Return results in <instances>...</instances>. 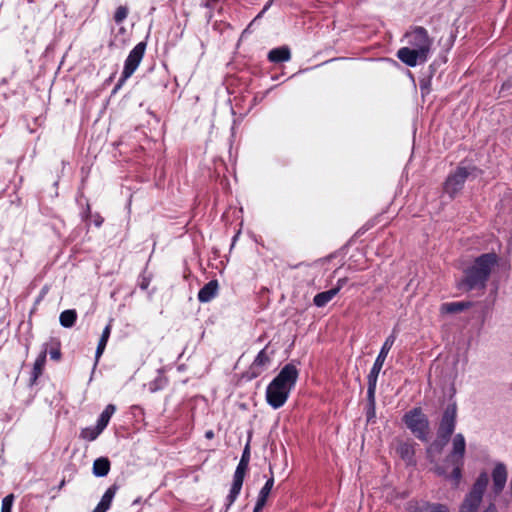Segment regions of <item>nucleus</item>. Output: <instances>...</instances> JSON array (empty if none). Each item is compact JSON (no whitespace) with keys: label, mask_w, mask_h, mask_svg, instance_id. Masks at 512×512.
<instances>
[{"label":"nucleus","mask_w":512,"mask_h":512,"mask_svg":"<svg viewBox=\"0 0 512 512\" xmlns=\"http://www.w3.org/2000/svg\"><path fill=\"white\" fill-rule=\"evenodd\" d=\"M457 405L455 402L450 403L443 412L439 428L438 437L445 443L448 442L453 434L456 426Z\"/></svg>","instance_id":"obj_9"},{"label":"nucleus","mask_w":512,"mask_h":512,"mask_svg":"<svg viewBox=\"0 0 512 512\" xmlns=\"http://www.w3.org/2000/svg\"><path fill=\"white\" fill-rule=\"evenodd\" d=\"M76 319L77 313L72 309L63 311L59 317L60 324L65 328L72 327L75 324Z\"/></svg>","instance_id":"obj_24"},{"label":"nucleus","mask_w":512,"mask_h":512,"mask_svg":"<svg viewBox=\"0 0 512 512\" xmlns=\"http://www.w3.org/2000/svg\"><path fill=\"white\" fill-rule=\"evenodd\" d=\"M115 410L116 407L113 404L107 405L104 411L101 413L97 421V425L104 430L107 427L110 418L114 414Z\"/></svg>","instance_id":"obj_25"},{"label":"nucleus","mask_w":512,"mask_h":512,"mask_svg":"<svg viewBox=\"0 0 512 512\" xmlns=\"http://www.w3.org/2000/svg\"><path fill=\"white\" fill-rule=\"evenodd\" d=\"M489 483V476L486 472H481L473 483L469 492L465 495L459 512H498L494 501L490 500L483 506V496Z\"/></svg>","instance_id":"obj_4"},{"label":"nucleus","mask_w":512,"mask_h":512,"mask_svg":"<svg viewBox=\"0 0 512 512\" xmlns=\"http://www.w3.org/2000/svg\"><path fill=\"white\" fill-rule=\"evenodd\" d=\"M110 333H111V324H108V325L104 328V330H103V332H102L101 337H102V338H104V339H107V340H108V339H109V337H110Z\"/></svg>","instance_id":"obj_33"},{"label":"nucleus","mask_w":512,"mask_h":512,"mask_svg":"<svg viewBox=\"0 0 512 512\" xmlns=\"http://www.w3.org/2000/svg\"><path fill=\"white\" fill-rule=\"evenodd\" d=\"M145 49L146 43L140 42L130 51L127 59L125 60L124 69L117 87L121 86L136 71L143 59Z\"/></svg>","instance_id":"obj_8"},{"label":"nucleus","mask_w":512,"mask_h":512,"mask_svg":"<svg viewBox=\"0 0 512 512\" xmlns=\"http://www.w3.org/2000/svg\"><path fill=\"white\" fill-rule=\"evenodd\" d=\"M14 499L15 497L13 494H8L7 496H5L2 500L1 512H11Z\"/></svg>","instance_id":"obj_28"},{"label":"nucleus","mask_w":512,"mask_h":512,"mask_svg":"<svg viewBox=\"0 0 512 512\" xmlns=\"http://www.w3.org/2000/svg\"><path fill=\"white\" fill-rule=\"evenodd\" d=\"M291 54L288 47H279L272 49L268 53V59L274 63H280L290 60Z\"/></svg>","instance_id":"obj_20"},{"label":"nucleus","mask_w":512,"mask_h":512,"mask_svg":"<svg viewBox=\"0 0 512 512\" xmlns=\"http://www.w3.org/2000/svg\"><path fill=\"white\" fill-rule=\"evenodd\" d=\"M128 15V9L125 6H119L114 14V20L116 23L123 22Z\"/></svg>","instance_id":"obj_29"},{"label":"nucleus","mask_w":512,"mask_h":512,"mask_svg":"<svg viewBox=\"0 0 512 512\" xmlns=\"http://www.w3.org/2000/svg\"><path fill=\"white\" fill-rule=\"evenodd\" d=\"M377 379H378L377 377L368 375L367 396H368L370 405L372 407L374 406V402H375V391H376Z\"/></svg>","instance_id":"obj_27"},{"label":"nucleus","mask_w":512,"mask_h":512,"mask_svg":"<svg viewBox=\"0 0 512 512\" xmlns=\"http://www.w3.org/2000/svg\"><path fill=\"white\" fill-rule=\"evenodd\" d=\"M406 426L420 440L427 441L429 423L421 409L414 408L407 412L403 418Z\"/></svg>","instance_id":"obj_6"},{"label":"nucleus","mask_w":512,"mask_h":512,"mask_svg":"<svg viewBox=\"0 0 512 512\" xmlns=\"http://www.w3.org/2000/svg\"><path fill=\"white\" fill-rule=\"evenodd\" d=\"M299 371L293 363L286 364L266 390L267 403L274 409L282 407L295 386Z\"/></svg>","instance_id":"obj_2"},{"label":"nucleus","mask_w":512,"mask_h":512,"mask_svg":"<svg viewBox=\"0 0 512 512\" xmlns=\"http://www.w3.org/2000/svg\"><path fill=\"white\" fill-rule=\"evenodd\" d=\"M273 485H274V478L271 477L266 481L265 485L260 490L259 495L262 496V498H268V496L273 488Z\"/></svg>","instance_id":"obj_30"},{"label":"nucleus","mask_w":512,"mask_h":512,"mask_svg":"<svg viewBox=\"0 0 512 512\" xmlns=\"http://www.w3.org/2000/svg\"><path fill=\"white\" fill-rule=\"evenodd\" d=\"M409 47H402L397 52V57L409 67H415L428 60L433 44L428 31L417 26L405 34Z\"/></svg>","instance_id":"obj_1"},{"label":"nucleus","mask_w":512,"mask_h":512,"mask_svg":"<svg viewBox=\"0 0 512 512\" xmlns=\"http://www.w3.org/2000/svg\"><path fill=\"white\" fill-rule=\"evenodd\" d=\"M107 342H108L107 339H104V338L100 337V340L98 342V346H97V349H96V353H95L96 363L98 362L99 358L102 356V354H103V352L105 350V347L107 345Z\"/></svg>","instance_id":"obj_31"},{"label":"nucleus","mask_w":512,"mask_h":512,"mask_svg":"<svg viewBox=\"0 0 512 512\" xmlns=\"http://www.w3.org/2000/svg\"><path fill=\"white\" fill-rule=\"evenodd\" d=\"M470 306V302H449L442 304L440 310L442 313L452 314L461 312L464 309L469 308Z\"/></svg>","instance_id":"obj_23"},{"label":"nucleus","mask_w":512,"mask_h":512,"mask_svg":"<svg viewBox=\"0 0 512 512\" xmlns=\"http://www.w3.org/2000/svg\"><path fill=\"white\" fill-rule=\"evenodd\" d=\"M466 450L465 438L462 434H456L452 440V450L447 456L445 462H464V455Z\"/></svg>","instance_id":"obj_13"},{"label":"nucleus","mask_w":512,"mask_h":512,"mask_svg":"<svg viewBox=\"0 0 512 512\" xmlns=\"http://www.w3.org/2000/svg\"><path fill=\"white\" fill-rule=\"evenodd\" d=\"M51 359L58 361L61 358L60 344L55 342L54 346L49 350Z\"/></svg>","instance_id":"obj_32"},{"label":"nucleus","mask_w":512,"mask_h":512,"mask_svg":"<svg viewBox=\"0 0 512 512\" xmlns=\"http://www.w3.org/2000/svg\"><path fill=\"white\" fill-rule=\"evenodd\" d=\"M118 489H119V486L117 484L111 485L106 490V492L102 496L100 502L98 503V505L95 507V509L92 512H106L110 508L112 500H113L116 492L118 491Z\"/></svg>","instance_id":"obj_16"},{"label":"nucleus","mask_w":512,"mask_h":512,"mask_svg":"<svg viewBox=\"0 0 512 512\" xmlns=\"http://www.w3.org/2000/svg\"><path fill=\"white\" fill-rule=\"evenodd\" d=\"M414 446L415 443L412 441L398 440L396 442V453L407 465H416Z\"/></svg>","instance_id":"obj_14"},{"label":"nucleus","mask_w":512,"mask_h":512,"mask_svg":"<svg viewBox=\"0 0 512 512\" xmlns=\"http://www.w3.org/2000/svg\"><path fill=\"white\" fill-rule=\"evenodd\" d=\"M497 264V255L487 253L479 256L465 271V276L459 286L466 290L483 289L491 274L492 269Z\"/></svg>","instance_id":"obj_3"},{"label":"nucleus","mask_w":512,"mask_h":512,"mask_svg":"<svg viewBox=\"0 0 512 512\" xmlns=\"http://www.w3.org/2000/svg\"><path fill=\"white\" fill-rule=\"evenodd\" d=\"M205 436H206V438L211 439V438H213L214 433H213V431L210 430V431L206 432Z\"/></svg>","instance_id":"obj_37"},{"label":"nucleus","mask_w":512,"mask_h":512,"mask_svg":"<svg viewBox=\"0 0 512 512\" xmlns=\"http://www.w3.org/2000/svg\"><path fill=\"white\" fill-rule=\"evenodd\" d=\"M48 353L47 344L44 345L43 350L38 355L37 359L35 360V363L33 365L32 370V376H31V384H35L37 379L42 375L45 363H46V356Z\"/></svg>","instance_id":"obj_17"},{"label":"nucleus","mask_w":512,"mask_h":512,"mask_svg":"<svg viewBox=\"0 0 512 512\" xmlns=\"http://www.w3.org/2000/svg\"><path fill=\"white\" fill-rule=\"evenodd\" d=\"M218 0H204L203 6L206 8H212L215 3H217Z\"/></svg>","instance_id":"obj_36"},{"label":"nucleus","mask_w":512,"mask_h":512,"mask_svg":"<svg viewBox=\"0 0 512 512\" xmlns=\"http://www.w3.org/2000/svg\"><path fill=\"white\" fill-rule=\"evenodd\" d=\"M217 292L218 282L216 280H211L200 289L198 293V300L203 303L209 302L217 295Z\"/></svg>","instance_id":"obj_18"},{"label":"nucleus","mask_w":512,"mask_h":512,"mask_svg":"<svg viewBox=\"0 0 512 512\" xmlns=\"http://www.w3.org/2000/svg\"><path fill=\"white\" fill-rule=\"evenodd\" d=\"M262 509H263V508H261V507H259V508H258L257 506H255V508H254V511H253V512H261V511H262Z\"/></svg>","instance_id":"obj_38"},{"label":"nucleus","mask_w":512,"mask_h":512,"mask_svg":"<svg viewBox=\"0 0 512 512\" xmlns=\"http://www.w3.org/2000/svg\"><path fill=\"white\" fill-rule=\"evenodd\" d=\"M103 429L98 425L87 427L81 430L80 437L87 441H94L102 433Z\"/></svg>","instance_id":"obj_26"},{"label":"nucleus","mask_w":512,"mask_h":512,"mask_svg":"<svg viewBox=\"0 0 512 512\" xmlns=\"http://www.w3.org/2000/svg\"><path fill=\"white\" fill-rule=\"evenodd\" d=\"M476 172L475 167H458L448 176L444 185L445 192L454 197L462 189L466 179L471 175L476 176Z\"/></svg>","instance_id":"obj_7"},{"label":"nucleus","mask_w":512,"mask_h":512,"mask_svg":"<svg viewBox=\"0 0 512 512\" xmlns=\"http://www.w3.org/2000/svg\"><path fill=\"white\" fill-rule=\"evenodd\" d=\"M493 492L499 495L507 482V469L503 463H497L492 471Z\"/></svg>","instance_id":"obj_15"},{"label":"nucleus","mask_w":512,"mask_h":512,"mask_svg":"<svg viewBox=\"0 0 512 512\" xmlns=\"http://www.w3.org/2000/svg\"><path fill=\"white\" fill-rule=\"evenodd\" d=\"M414 512H449V508L444 504L421 502L416 504Z\"/></svg>","instance_id":"obj_21"},{"label":"nucleus","mask_w":512,"mask_h":512,"mask_svg":"<svg viewBox=\"0 0 512 512\" xmlns=\"http://www.w3.org/2000/svg\"><path fill=\"white\" fill-rule=\"evenodd\" d=\"M347 282V279L346 278H341L337 281V285L336 287H334L333 289H338V292L341 290V288L346 284Z\"/></svg>","instance_id":"obj_35"},{"label":"nucleus","mask_w":512,"mask_h":512,"mask_svg":"<svg viewBox=\"0 0 512 512\" xmlns=\"http://www.w3.org/2000/svg\"><path fill=\"white\" fill-rule=\"evenodd\" d=\"M271 362V358L268 355L266 348L262 349L256 358L254 359L253 363L250 365L248 370V375L250 378H256L259 375H261L269 366Z\"/></svg>","instance_id":"obj_12"},{"label":"nucleus","mask_w":512,"mask_h":512,"mask_svg":"<svg viewBox=\"0 0 512 512\" xmlns=\"http://www.w3.org/2000/svg\"><path fill=\"white\" fill-rule=\"evenodd\" d=\"M250 459V451H249V445H246L242 457L240 459V462L235 470L234 476H233V483L232 487L230 489V492L227 496V504H226V510L229 509V507L235 502L237 499L242 485L244 481L245 473L248 469Z\"/></svg>","instance_id":"obj_5"},{"label":"nucleus","mask_w":512,"mask_h":512,"mask_svg":"<svg viewBox=\"0 0 512 512\" xmlns=\"http://www.w3.org/2000/svg\"><path fill=\"white\" fill-rule=\"evenodd\" d=\"M266 501H267V498H262V496L258 495V499H257L255 506H257L258 508L259 507L263 508L266 504Z\"/></svg>","instance_id":"obj_34"},{"label":"nucleus","mask_w":512,"mask_h":512,"mask_svg":"<svg viewBox=\"0 0 512 512\" xmlns=\"http://www.w3.org/2000/svg\"><path fill=\"white\" fill-rule=\"evenodd\" d=\"M338 294V289H330L314 296L313 303L317 307H324Z\"/></svg>","instance_id":"obj_22"},{"label":"nucleus","mask_w":512,"mask_h":512,"mask_svg":"<svg viewBox=\"0 0 512 512\" xmlns=\"http://www.w3.org/2000/svg\"><path fill=\"white\" fill-rule=\"evenodd\" d=\"M111 463L107 457L97 458L93 463V474L96 477H105L110 471Z\"/></svg>","instance_id":"obj_19"},{"label":"nucleus","mask_w":512,"mask_h":512,"mask_svg":"<svg viewBox=\"0 0 512 512\" xmlns=\"http://www.w3.org/2000/svg\"><path fill=\"white\" fill-rule=\"evenodd\" d=\"M395 340H396V335L394 332L386 338V340H385V342H384V344L374 362V365L369 373L370 376H374V377L378 378V375L383 367L386 357H387L390 349L392 348Z\"/></svg>","instance_id":"obj_11"},{"label":"nucleus","mask_w":512,"mask_h":512,"mask_svg":"<svg viewBox=\"0 0 512 512\" xmlns=\"http://www.w3.org/2000/svg\"><path fill=\"white\" fill-rule=\"evenodd\" d=\"M64 484H65V481H64V480H62V481H61V483H60V485H59V488H62V487L64 486Z\"/></svg>","instance_id":"obj_40"},{"label":"nucleus","mask_w":512,"mask_h":512,"mask_svg":"<svg viewBox=\"0 0 512 512\" xmlns=\"http://www.w3.org/2000/svg\"><path fill=\"white\" fill-rule=\"evenodd\" d=\"M464 462L457 461L454 462H445L444 466H437L435 468V472L440 476L449 477L454 481V485L457 487L462 478V467Z\"/></svg>","instance_id":"obj_10"},{"label":"nucleus","mask_w":512,"mask_h":512,"mask_svg":"<svg viewBox=\"0 0 512 512\" xmlns=\"http://www.w3.org/2000/svg\"><path fill=\"white\" fill-rule=\"evenodd\" d=\"M374 414V406H371V411H369V417Z\"/></svg>","instance_id":"obj_39"}]
</instances>
